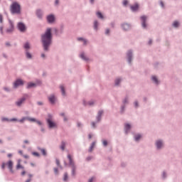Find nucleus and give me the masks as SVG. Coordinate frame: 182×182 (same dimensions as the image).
<instances>
[{"mask_svg": "<svg viewBox=\"0 0 182 182\" xmlns=\"http://www.w3.org/2000/svg\"><path fill=\"white\" fill-rule=\"evenodd\" d=\"M37 105H38V106H43V102H37Z\"/></svg>", "mask_w": 182, "mask_h": 182, "instance_id": "nucleus-58", "label": "nucleus"}, {"mask_svg": "<svg viewBox=\"0 0 182 182\" xmlns=\"http://www.w3.org/2000/svg\"><path fill=\"white\" fill-rule=\"evenodd\" d=\"M9 28L6 30V33H12L14 32V29H15V26L14 25V23L12 21H9Z\"/></svg>", "mask_w": 182, "mask_h": 182, "instance_id": "nucleus-10", "label": "nucleus"}, {"mask_svg": "<svg viewBox=\"0 0 182 182\" xmlns=\"http://www.w3.org/2000/svg\"><path fill=\"white\" fill-rule=\"evenodd\" d=\"M55 174H58L59 173V169L58 168H54Z\"/></svg>", "mask_w": 182, "mask_h": 182, "instance_id": "nucleus-49", "label": "nucleus"}, {"mask_svg": "<svg viewBox=\"0 0 182 182\" xmlns=\"http://www.w3.org/2000/svg\"><path fill=\"white\" fill-rule=\"evenodd\" d=\"M32 87H36V83L35 82H28L26 89H32Z\"/></svg>", "mask_w": 182, "mask_h": 182, "instance_id": "nucleus-21", "label": "nucleus"}, {"mask_svg": "<svg viewBox=\"0 0 182 182\" xmlns=\"http://www.w3.org/2000/svg\"><path fill=\"white\" fill-rule=\"evenodd\" d=\"M6 166L11 174H14V162L11 160L9 161Z\"/></svg>", "mask_w": 182, "mask_h": 182, "instance_id": "nucleus-14", "label": "nucleus"}, {"mask_svg": "<svg viewBox=\"0 0 182 182\" xmlns=\"http://www.w3.org/2000/svg\"><path fill=\"white\" fill-rule=\"evenodd\" d=\"M3 58L8 59V55L6 53H3Z\"/></svg>", "mask_w": 182, "mask_h": 182, "instance_id": "nucleus-59", "label": "nucleus"}, {"mask_svg": "<svg viewBox=\"0 0 182 182\" xmlns=\"http://www.w3.org/2000/svg\"><path fill=\"white\" fill-rule=\"evenodd\" d=\"M37 149L41 151L43 156H48V152L46 151V149L44 148H41V146H38Z\"/></svg>", "mask_w": 182, "mask_h": 182, "instance_id": "nucleus-20", "label": "nucleus"}, {"mask_svg": "<svg viewBox=\"0 0 182 182\" xmlns=\"http://www.w3.org/2000/svg\"><path fill=\"white\" fill-rule=\"evenodd\" d=\"M24 82L23 80H22L21 79H17L16 80V81L14 82V85H13V87L14 89H16L18 87H19V86H23L24 85Z\"/></svg>", "mask_w": 182, "mask_h": 182, "instance_id": "nucleus-7", "label": "nucleus"}, {"mask_svg": "<svg viewBox=\"0 0 182 182\" xmlns=\"http://www.w3.org/2000/svg\"><path fill=\"white\" fill-rule=\"evenodd\" d=\"M17 29H18L20 32H25V31H26V26L22 22H18L17 24Z\"/></svg>", "mask_w": 182, "mask_h": 182, "instance_id": "nucleus-8", "label": "nucleus"}, {"mask_svg": "<svg viewBox=\"0 0 182 182\" xmlns=\"http://www.w3.org/2000/svg\"><path fill=\"white\" fill-rule=\"evenodd\" d=\"M120 82H122V79L121 78H117L115 80V86H119V85H120Z\"/></svg>", "mask_w": 182, "mask_h": 182, "instance_id": "nucleus-33", "label": "nucleus"}, {"mask_svg": "<svg viewBox=\"0 0 182 182\" xmlns=\"http://www.w3.org/2000/svg\"><path fill=\"white\" fill-rule=\"evenodd\" d=\"M1 122H10V119L6 117H2Z\"/></svg>", "mask_w": 182, "mask_h": 182, "instance_id": "nucleus-42", "label": "nucleus"}, {"mask_svg": "<svg viewBox=\"0 0 182 182\" xmlns=\"http://www.w3.org/2000/svg\"><path fill=\"white\" fill-rule=\"evenodd\" d=\"M77 127H80L82 126V123L78 122L77 123Z\"/></svg>", "mask_w": 182, "mask_h": 182, "instance_id": "nucleus-62", "label": "nucleus"}, {"mask_svg": "<svg viewBox=\"0 0 182 182\" xmlns=\"http://www.w3.org/2000/svg\"><path fill=\"white\" fill-rule=\"evenodd\" d=\"M110 25H111L112 28H114V22L111 23Z\"/></svg>", "mask_w": 182, "mask_h": 182, "instance_id": "nucleus-64", "label": "nucleus"}, {"mask_svg": "<svg viewBox=\"0 0 182 182\" xmlns=\"http://www.w3.org/2000/svg\"><path fill=\"white\" fill-rule=\"evenodd\" d=\"M103 146L106 147L107 146V141L106 140L102 141Z\"/></svg>", "mask_w": 182, "mask_h": 182, "instance_id": "nucleus-48", "label": "nucleus"}, {"mask_svg": "<svg viewBox=\"0 0 182 182\" xmlns=\"http://www.w3.org/2000/svg\"><path fill=\"white\" fill-rule=\"evenodd\" d=\"M19 168H23V166H22V165H21V164H18L16 166V169L19 170Z\"/></svg>", "mask_w": 182, "mask_h": 182, "instance_id": "nucleus-43", "label": "nucleus"}, {"mask_svg": "<svg viewBox=\"0 0 182 182\" xmlns=\"http://www.w3.org/2000/svg\"><path fill=\"white\" fill-rule=\"evenodd\" d=\"M0 32L1 35H4V27L3 26H0Z\"/></svg>", "mask_w": 182, "mask_h": 182, "instance_id": "nucleus-52", "label": "nucleus"}, {"mask_svg": "<svg viewBox=\"0 0 182 182\" xmlns=\"http://www.w3.org/2000/svg\"><path fill=\"white\" fill-rule=\"evenodd\" d=\"M60 88L63 96H65V95H66V92L65 91V87H63V85H60Z\"/></svg>", "mask_w": 182, "mask_h": 182, "instance_id": "nucleus-29", "label": "nucleus"}, {"mask_svg": "<svg viewBox=\"0 0 182 182\" xmlns=\"http://www.w3.org/2000/svg\"><path fill=\"white\" fill-rule=\"evenodd\" d=\"M48 118L46 119V122H47V124H48V129H53L54 127H57L56 123H55V122L52 120V119H53L52 114H48Z\"/></svg>", "mask_w": 182, "mask_h": 182, "instance_id": "nucleus-5", "label": "nucleus"}, {"mask_svg": "<svg viewBox=\"0 0 182 182\" xmlns=\"http://www.w3.org/2000/svg\"><path fill=\"white\" fill-rule=\"evenodd\" d=\"M130 9L132 11V12H136L139 10V4H135L134 6H131Z\"/></svg>", "mask_w": 182, "mask_h": 182, "instance_id": "nucleus-24", "label": "nucleus"}, {"mask_svg": "<svg viewBox=\"0 0 182 182\" xmlns=\"http://www.w3.org/2000/svg\"><path fill=\"white\" fill-rule=\"evenodd\" d=\"M173 28H178V26H180V23H178V21H174L173 23L172 24Z\"/></svg>", "mask_w": 182, "mask_h": 182, "instance_id": "nucleus-37", "label": "nucleus"}, {"mask_svg": "<svg viewBox=\"0 0 182 182\" xmlns=\"http://www.w3.org/2000/svg\"><path fill=\"white\" fill-rule=\"evenodd\" d=\"M122 103H123V105H127V103H129V97H125L122 101Z\"/></svg>", "mask_w": 182, "mask_h": 182, "instance_id": "nucleus-35", "label": "nucleus"}, {"mask_svg": "<svg viewBox=\"0 0 182 182\" xmlns=\"http://www.w3.org/2000/svg\"><path fill=\"white\" fill-rule=\"evenodd\" d=\"M124 109H126V106H124V105H122V107H121V113H124Z\"/></svg>", "mask_w": 182, "mask_h": 182, "instance_id": "nucleus-44", "label": "nucleus"}, {"mask_svg": "<svg viewBox=\"0 0 182 182\" xmlns=\"http://www.w3.org/2000/svg\"><path fill=\"white\" fill-rule=\"evenodd\" d=\"M55 163H56L58 167H59L62 170L63 167L60 166V161H59V159H56Z\"/></svg>", "mask_w": 182, "mask_h": 182, "instance_id": "nucleus-36", "label": "nucleus"}, {"mask_svg": "<svg viewBox=\"0 0 182 182\" xmlns=\"http://www.w3.org/2000/svg\"><path fill=\"white\" fill-rule=\"evenodd\" d=\"M23 49H25V55L26 59H32V54L29 52L31 49V44L29 42H26L23 46Z\"/></svg>", "mask_w": 182, "mask_h": 182, "instance_id": "nucleus-4", "label": "nucleus"}, {"mask_svg": "<svg viewBox=\"0 0 182 182\" xmlns=\"http://www.w3.org/2000/svg\"><path fill=\"white\" fill-rule=\"evenodd\" d=\"M97 18H99L100 19H103V14H102V13L101 12H100V11H97Z\"/></svg>", "mask_w": 182, "mask_h": 182, "instance_id": "nucleus-34", "label": "nucleus"}, {"mask_svg": "<svg viewBox=\"0 0 182 182\" xmlns=\"http://www.w3.org/2000/svg\"><path fill=\"white\" fill-rule=\"evenodd\" d=\"M93 146H90L88 151L91 152L93 150Z\"/></svg>", "mask_w": 182, "mask_h": 182, "instance_id": "nucleus-60", "label": "nucleus"}, {"mask_svg": "<svg viewBox=\"0 0 182 182\" xmlns=\"http://www.w3.org/2000/svg\"><path fill=\"white\" fill-rule=\"evenodd\" d=\"M141 21V26L143 29H146L147 28V24L146 23L147 21V16H141L140 17Z\"/></svg>", "mask_w": 182, "mask_h": 182, "instance_id": "nucleus-11", "label": "nucleus"}, {"mask_svg": "<svg viewBox=\"0 0 182 182\" xmlns=\"http://www.w3.org/2000/svg\"><path fill=\"white\" fill-rule=\"evenodd\" d=\"M36 82V86H41V85H42V81H41L40 80H37Z\"/></svg>", "mask_w": 182, "mask_h": 182, "instance_id": "nucleus-40", "label": "nucleus"}, {"mask_svg": "<svg viewBox=\"0 0 182 182\" xmlns=\"http://www.w3.org/2000/svg\"><path fill=\"white\" fill-rule=\"evenodd\" d=\"M63 33V26H61L60 30L55 29V35L59 36V35H62Z\"/></svg>", "mask_w": 182, "mask_h": 182, "instance_id": "nucleus-23", "label": "nucleus"}, {"mask_svg": "<svg viewBox=\"0 0 182 182\" xmlns=\"http://www.w3.org/2000/svg\"><path fill=\"white\" fill-rule=\"evenodd\" d=\"M98 26H99V22L97 20H95L94 21V29H95V31H97Z\"/></svg>", "mask_w": 182, "mask_h": 182, "instance_id": "nucleus-26", "label": "nucleus"}, {"mask_svg": "<svg viewBox=\"0 0 182 182\" xmlns=\"http://www.w3.org/2000/svg\"><path fill=\"white\" fill-rule=\"evenodd\" d=\"M68 178H69V176H68V173L65 172V173H64L63 181H66L67 180H68Z\"/></svg>", "mask_w": 182, "mask_h": 182, "instance_id": "nucleus-38", "label": "nucleus"}, {"mask_svg": "<svg viewBox=\"0 0 182 182\" xmlns=\"http://www.w3.org/2000/svg\"><path fill=\"white\" fill-rule=\"evenodd\" d=\"M88 105H89V106H93V105H95V102L94 101H89Z\"/></svg>", "mask_w": 182, "mask_h": 182, "instance_id": "nucleus-51", "label": "nucleus"}, {"mask_svg": "<svg viewBox=\"0 0 182 182\" xmlns=\"http://www.w3.org/2000/svg\"><path fill=\"white\" fill-rule=\"evenodd\" d=\"M156 146L157 150H160V149H161V147H163V141H161V139L156 141Z\"/></svg>", "mask_w": 182, "mask_h": 182, "instance_id": "nucleus-18", "label": "nucleus"}, {"mask_svg": "<svg viewBox=\"0 0 182 182\" xmlns=\"http://www.w3.org/2000/svg\"><path fill=\"white\" fill-rule=\"evenodd\" d=\"M10 12L11 15H21V4L16 1H14L10 6Z\"/></svg>", "mask_w": 182, "mask_h": 182, "instance_id": "nucleus-2", "label": "nucleus"}, {"mask_svg": "<svg viewBox=\"0 0 182 182\" xmlns=\"http://www.w3.org/2000/svg\"><path fill=\"white\" fill-rule=\"evenodd\" d=\"M48 101L50 102V103L51 105H55V102H56V97H55L54 95H50L48 97Z\"/></svg>", "mask_w": 182, "mask_h": 182, "instance_id": "nucleus-17", "label": "nucleus"}, {"mask_svg": "<svg viewBox=\"0 0 182 182\" xmlns=\"http://www.w3.org/2000/svg\"><path fill=\"white\" fill-rule=\"evenodd\" d=\"M4 22V17L2 14H0V23H2Z\"/></svg>", "mask_w": 182, "mask_h": 182, "instance_id": "nucleus-45", "label": "nucleus"}, {"mask_svg": "<svg viewBox=\"0 0 182 182\" xmlns=\"http://www.w3.org/2000/svg\"><path fill=\"white\" fill-rule=\"evenodd\" d=\"M109 33H110V29L107 28V29L105 30V35H109Z\"/></svg>", "mask_w": 182, "mask_h": 182, "instance_id": "nucleus-50", "label": "nucleus"}, {"mask_svg": "<svg viewBox=\"0 0 182 182\" xmlns=\"http://www.w3.org/2000/svg\"><path fill=\"white\" fill-rule=\"evenodd\" d=\"M121 28L125 31H130V29H132V25L130 23H124L121 24Z\"/></svg>", "mask_w": 182, "mask_h": 182, "instance_id": "nucleus-13", "label": "nucleus"}, {"mask_svg": "<svg viewBox=\"0 0 182 182\" xmlns=\"http://www.w3.org/2000/svg\"><path fill=\"white\" fill-rule=\"evenodd\" d=\"M127 62L130 65L132 64V60L133 59V50H129L127 53Z\"/></svg>", "mask_w": 182, "mask_h": 182, "instance_id": "nucleus-12", "label": "nucleus"}, {"mask_svg": "<svg viewBox=\"0 0 182 182\" xmlns=\"http://www.w3.org/2000/svg\"><path fill=\"white\" fill-rule=\"evenodd\" d=\"M160 5L161 8H164V3H163V1H160Z\"/></svg>", "mask_w": 182, "mask_h": 182, "instance_id": "nucleus-61", "label": "nucleus"}, {"mask_svg": "<svg viewBox=\"0 0 182 182\" xmlns=\"http://www.w3.org/2000/svg\"><path fill=\"white\" fill-rule=\"evenodd\" d=\"M127 4H129V1H127V0H124L123 5H124V6H126V5H127Z\"/></svg>", "mask_w": 182, "mask_h": 182, "instance_id": "nucleus-55", "label": "nucleus"}, {"mask_svg": "<svg viewBox=\"0 0 182 182\" xmlns=\"http://www.w3.org/2000/svg\"><path fill=\"white\" fill-rule=\"evenodd\" d=\"M33 119H35V121H31V122H34L37 123V124H38V126L43 125V123H42V122L37 120L36 118H33Z\"/></svg>", "mask_w": 182, "mask_h": 182, "instance_id": "nucleus-31", "label": "nucleus"}, {"mask_svg": "<svg viewBox=\"0 0 182 182\" xmlns=\"http://www.w3.org/2000/svg\"><path fill=\"white\" fill-rule=\"evenodd\" d=\"M25 120H28V122H35V119H33V118H31L29 117H23L21 119H18V122H19V123H23Z\"/></svg>", "mask_w": 182, "mask_h": 182, "instance_id": "nucleus-16", "label": "nucleus"}, {"mask_svg": "<svg viewBox=\"0 0 182 182\" xmlns=\"http://www.w3.org/2000/svg\"><path fill=\"white\" fill-rule=\"evenodd\" d=\"M140 139H141V135L136 134V135L134 136L135 141H139V140H140Z\"/></svg>", "mask_w": 182, "mask_h": 182, "instance_id": "nucleus-32", "label": "nucleus"}, {"mask_svg": "<svg viewBox=\"0 0 182 182\" xmlns=\"http://www.w3.org/2000/svg\"><path fill=\"white\" fill-rule=\"evenodd\" d=\"M77 41L83 42V45H86L87 43V41H86V39L80 37L77 38Z\"/></svg>", "mask_w": 182, "mask_h": 182, "instance_id": "nucleus-28", "label": "nucleus"}, {"mask_svg": "<svg viewBox=\"0 0 182 182\" xmlns=\"http://www.w3.org/2000/svg\"><path fill=\"white\" fill-rule=\"evenodd\" d=\"M65 147H66V143L63 141L61 142V145H60V148L61 150L63 151H65Z\"/></svg>", "mask_w": 182, "mask_h": 182, "instance_id": "nucleus-27", "label": "nucleus"}, {"mask_svg": "<svg viewBox=\"0 0 182 182\" xmlns=\"http://www.w3.org/2000/svg\"><path fill=\"white\" fill-rule=\"evenodd\" d=\"M33 156H36V157H41V154L38 152H32Z\"/></svg>", "mask_w": 182, "mask_h": 182, "instance_id": "nucleus-41", "label": "nucleus"}, {"mask_svg": "<svg viewBox=\"0 0 182 182\" xmlns=\"http://www.w3.org/2000/svg\"><path fill=\"white\" fill-rule=\"evenodd\" d=\"M18 119H16V118H11V119H10V122H18Z\"/></svg>", "mask_w": 182, "mask_h": 182, "instance_id": "nucleus-53", "label": "nucleus"}, {"mask_svg": "<svg viewBox=\"0 0 182 182\" xmlns=\"http://www.w3.org/2000/svg\"><path fill=\"white\" fill-rule=\"evenodd\" d=\"M67 159H68V166H71L72 171H71V175L73 176H76V165L75 164V161H73V158H72V156L70 154H68L67 156Z\"/></svg>", "mask_w": 182, "mask_h": 182, "instance_id": "nucleus-3", "label": "nucleus"}, {"mask_svg": "<svg viewBox=\"0 0 182 182\" xmlns=\"http://www.w3.org/2000/svg\"><path fill=\"white\" fill-rule=\"evenodd\" d=\"M134 105V107H139V102L137 101H135Z\"/></svg>", "mask_w": 182, "mask_h": 182, "instance_id": "nucleus-54", "label": "nucleus"}, {"mask_svg": "<svg viewBox=\"0 0 182 182\" xmlns=\"http://www.w3.org/2000/svg\"><path fill=\"white\" fill-rule=\"evenodd\" d=\"M102 114H103V110H100L98 112L97 117H96L97 123H99V122H100V120H102Z\"/></svg>", "mask_w": 182, "mask_h": 182, "instance_id": "nucleus-19", "label": "nucleus"}, {"mask_svg": "<svg viewBox=\"0 0 182 182\" xmlns=\"http://www.w3.org/2000/svg\"><path fill=\"white\" fill-rule=\"evenodd\" d=\"M130 129H132V125H130V124H126L124 126V131L126 134L129 133V131L130 130Z\"/></svg>", "mask_w": 182, "mask_h": 182, "instance_id": "nucleus-22", "label": "nucleus"}, {"mask_svg": "<svg viewBox=\"0 0 182 182\" xmlns=\"http://www.w3.org/2000/svg\"><path fill=\"white\" fill-rule=\"evenodd\" d=\"M91 126H92V127L93 129H95V127H96V122H92L91 123Z\"/></svg>", "mask_w": 182, "mask_h": 182, "instance_id": "nucleus-46", "label": "nucleus"}, {"mask_svg": "<svg viewBox=\"0 0 182 182\" xmlns=\"http://www.w3.org/2000/svg\"><path fill=\"white\" fill-rule=\"evenodd\" d=\"M162 178H163L164 180H165V178H167V173H166V171H164V172L162 173Z\"/></svg>", "mask_w": 182, "mask_h": 182, "instance_id": "nucleus-39", "label": "nucleus"}, {"mask_svg": "<svg viewBox=\"0 0 182 182\" xmlns=\"http://www.w3.org/2000/svg\"><path fill=\"white\" fill-rule=\"evenodd\" d=\"M6 166V164H5V162H3L1 164V168L2 170H5V166Z\"/></svg>", "mask_w": 182, "mask_h": 182, "instance_id": "nucleus-47", "label": "nucleus"}, {"mask_svg": "<svg viewBox=\"0 0 182 182\" xmlns=\"http://www.w3.org/2000/svg\"><path fill=\"white\" fill-rule=\"evenodd\" d=\"M55 5H59V0H55Z\"/></svg>", "mask_w": 182, "mask_h": 182, "instance_id": "nucleus-63", "label": "nucleus"}, {"mask_svg": "<svg viewBox=\"0 0 182 182\" xmlns=\"http://www.w3.org/2000/svg\"><path fill=\"white\" fill-rule=\"evenodd\" d=\"M52 39H53L52 28H48L45 33L41 35V43L45 52L49 50V48H50V46L52 45Z\"/></svg>", "mask_w": 182, "mask_h": 182, "instance_id": "nucleus-1", "label": "nucleus"}, {"mask_svg": "<svg viewBox=\"0 0 182 182\" xmlns=\"http://www.w3.org/2000/svg\"><path fill=\"white\" fill-rule=\"evenodd\" d=\"M36 15L38 19H43V11L41 9H37Z\"/></svg>", "mask_w": 182, "mask_h": 182, "instance_id": "nucleus-15", "label": "nucleus"}, {"mask_svg": "<svg viewBox=\"0 0 182 182\" xmlns=\"http://www.w3.org/2000/svg\"><path fill=\"white\" fill-rule=\"evenodd\" d=\"M80 58L81 59H82V60H85V62H87V60H89V58L87 57H85V53H82L80 55Z\"/></svg>", "mask_w": 182, "mask_h": 182, "instance_id": "nucleus-25", "label": "nucleus"}, {"mask_svg": "<svg viewBox=\"0 0 182 182\" xmlns=\"http://www.w3.org/2000/svg\"><path fill=\"white\" fill-rule=\"evenodd\" d=\"M152 80L154 82L155 85H159V80L157 79V77L152 76Z\"/></svg>", "mask_w": 182, "mask_h": 182, "instance_id": "nucleus-30", "label": "nucleus"}, {"mask_svg": "<svg viewBox=\"0 0 182 182\" xmlns=\"http://www.w3.org/2000/svg\"><path fill=\"white\" fill-rule=\"evenodd\" d=\"M90 160H92V156H87V157L86 158V161H90Z\"/></svg>", "mask_w": 182, "mask_h": 182, "instance_id": "nucleus-57", "label": "nucleus"}, {"mask_svg": "<svg viewBox=\"0 0 182 182\" xmlns=\"http://www.w3.org/2000/svg\"><path fill=\"white\" fill-rule=\"evenodd\" d=\"M46 21L48 23H55V21H56V17H55V15L53 14H49L46 16Z\"/></svg>", "mask_w": 182, "mask_h": 182, "instance_id": "nucleus-6", "label": "nucleus"}, {"mask_svg": "<svg viewBox=\"0 0 182 182\" xmlns=\"http://www.w3.org/2000/svg\"><path fill=\"white\" fill-rule=\"evenodd\" d=\"M26 101V97H22L21 98L18 99L16 102L15 105L17 107H21L23 103Z\"/></svg>", "mask_w": 182, "mask_h": 182, "instance_id": "nucleus-9", "label": "nucleus"}, {"mask_svg": "<svg viewBox=\"0 0 182 182\" xmlns=\"http://www.w3.org/2000/svg\"><path fill=\"white\" fill-rule=\"evenodd\" d=\"M4 90H5L6 92H11V90H9V88L6 87H4Z\"/></svg>", "mask_w": 182, "mask_h": 182, "instance_id": "nucleus-56", "label": "nucleus"}]
</instances>
